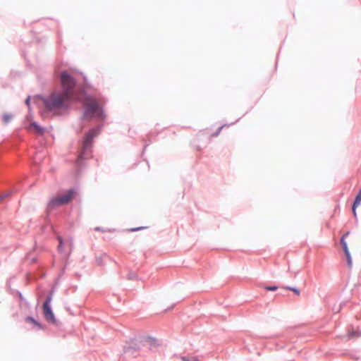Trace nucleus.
Instances as JSON below:
<instances>
[{"label": "nucleus", "mask_w": 361, "mask_h": 361, "mask_svg": "<svg viewBox=\"0 0 361 361\" xmlns=\"http://www.w3.org/2000/svg\"><path fill=\"white\" fill-rule=\"evenodd\" d=\"M74 100L68 96L67 93L55 92L43 99V104L47 112L59 115L66 111L70 107L71 103Z\"/></svg>", "instance_id": "f257e3e1"}, {"label": "nucleus", "mask_w": 361, "mask_h": 361, "mask_svg": "<svg viewBox=\"0 0 361 361\" xmlns=\"http://www.w3.org/2000/svg\"><path fill=\"white\" fill-rule=\"evenodd\" d=\"M83 103L85 108V113L83 114L84 118H104V116L102 108L95 99L92 97H86Z\"/></svg>", "instance_id": "f03ea898"}, {"label": "nucleus", "mask_w": 361, "mask_h": 361, "mask_svg": "<svg viewBox=\"0 0 361 361\" xmlns=\"http://www.w3.org/2000/svg\"><path fill=\"white\" fill-rule=\"evenodd\" d=\"M76 194L77 192L74 189H70L62 194L53 197L47 205V209L51 210L54 208L68 204L75 198Z\"/></svg>", "instance_id": "7ed1b4c3"}, {"label": "nucleus", "mask_w": 361, "mask_h": 361, "mask_svg": "<svg viewBox=\"0 0 361 361\" xmlns=\"http://www.w3.org/2000/svg\"><path fill=\"white\" fill-rule=\"evenodd\" d=\"M61 81L63 93H67L68 96L76 100L78 98L74 96V87L75 86V79L67 72H62L61 74Z\"/></svg>", "instance_id": "20e7f679"}, {"label": "nucleus", "mask_w": 361, "mask_h": 361, "mask_svg": "<svg viewBox=\"0 0 361 361\" xmlns=\"http://www.w3.org/2000/svg\"><path fill=\"white\" fill-rule=\"evenodd\" d=\"M58 240L59 241L58 251L65 256H68L73 248V239L70 238L64 242L62 237L58 236Z\"/></svg>", "instance_id": "39448f33"}, {"label": "nucleus", "mask_w": 361, "mask_h": 361, "mask_svg": "<svg viewBox=\"0 0 361 361\" xmlns=\"http://www.w3.org/2000/svg\"><path fill=\"white\" fill-rule=\"evenodd\" d=\"M51 301V296H48L45 302L43 304V311L45 319L51 323H55L56 319L54 312L50 307V302Z\"/></svg>", "instance_id": "423d86ee"}, {"label": "nucleus", "mask_w": 361, "mask_h": 361, "mask_svg": "<svg viewBox=\"0 0 361 361\" xmlns=\"http://www.w3.org/2000/svg\"><path fill=\"white\" fill-rule=\"evenodd\" d=\"M99 128H93L85 135L83 142V147L85 150L88 149L91 147L92 140L99 134Z\"/></svg>", "instance_id": "0eeeda50"}, {"label": "nucleus", "mask_w": 361, "mask_h": 361, "mask_svg": "<svg viewBox=\"0 0 361 361\" xmlns=\"http://www.w3.org/2000/svg\"><path fill=\"white\" fill-rule=\"evenodd\" d=\"M348 234H349V232H347V233H345L343 235V237L341 239V246L343 247V248L344 250V252H345V254L346 255L347 261H348V265L349 267H352V259H351V257H350V252H349L347 244H346V243L345 241V239L348 235Z\"/></svg>", "instance_id": "6e6552de"}, {"label": "nucleus", "mask_w": 361, "mask_h": 361, "mask_svg": "<svg viewBox=\"0 0 361 361\" xmlns=\"http://www.w3.org/2000/svg\"><path fill=\"white\" fill-rule=\"evenodd\" d=\"M27 129L29 131L38 135H42L44 133V129L35 122L32 123Z\"/></svg>", "instance_id": "1a4fd4ad"}, {"label": "nucleus", "mask_w": 361, "mask_h": 361, "mask_svg": "<svg viewBox=\"0 0 361 361\" xmlns=\"http://www.w3.org/2000/svg\"><path fill=\"white\" fill-rule=\"evenodd\" d=\"M25 321L26 322H28V323H31L32 324H34L35 326H36L37 328L39 329H41L42 326L40 325V324H39L35 319H33L32 317H28L25 319Z\"/></svg>", "instance_id": "9d476101"}, {"label": "nucleus", "mask_w": 361, "mask_h": 361, "mask_svg": "<svg viewBox=\"0 0 361 361\" xmlns=\"http://www.w3.org/2000/svg\"><path fill=\"white\" fill-rule=\"evenodd\" d=\"M284 289H287V290H291L293 291V293H295L297 295H300V292L299 290V289L296 288H293V287H283Z\"/></svg>", "instance_id": "9b49d317"}, {"label": "nucleus", "mask_w": 361, "mask_h": 361, "mask_svg": "<svg viewBox=\"0 0 361 361\" xmlns=\"http://www.w3.org/2000/svg\"><path fill=\"white\" fill-rule=\"evenodd\" d=\"M11 118H12V116L10 114H4L3 116V120L5 123H8Z\"/></svg>", "instance_id": "f8f14e48"}, {"label": "nucleus", "mask_w": 361, "mask_h": 361, "mask_svg": "<svg viewBox=\"0 0 361 361\" xmlns=\"http://www.w3.org/2000/svg\"><path fill=\"white\" fill-rule=\"evenodd\" d=\"M264 289L267 290L274 291V290H276L278 289V286H264Z\"/></svg>", "instance_id": "ddd939ff"}, {"label": "nucleus", "mask_w": 361, "mask_h": 361, "mask_svg": "<svg viewBox=\"0 0 361 361\" xmlns=\"http://www.w3.org/2000/svg\"><path fill=\"white\" fill-rule=\"evenodd\" d=\"M9 195H10V193H9V192H6V193H5V194H4V195H1V196H0V202H1L3 199H4L5 197H8Z\"/></svg>", "instance_id": "4468645a"}, {"label": "nucleus", "mask_w": 361, "mask_h": 361, "mask_svg": "<svg viewBox=\"0 0 361 361\" xmlns=\"http://www.w3.org/2000/svg\"><path fill=\"white\" fill-rule=\"evenodd\" d=\"M354 335L356 336H359L360 334L358 333H356V332H352L349 335V338H353Z\"/></svg>", "instance_id": "2eb2a0df"}, {"label": "nucleus", "mask_w": 361, "mask_h": 361, "mask_svg": "<svg viewBox=\"0 0 361 361\" xmlns=\"http://www.w3.org/2000/svg\"><path fill=\"white\" fill-rule=\"evenodd\" d=\"M30 97H28L26 99V101H25V102H26V104H27V105H29V104H30Z\"/></svg>", "instance_id": "dca6fc26"}, {"label": "nucleus", "mask_w": 361, "mask_h": 361, "mask_svg": "<svg viewBox=\"0 0 361 361\" xmlns=\"http://www.w3.org/2000/svg\"><path fill=\"white\" fill-rule=\"evenodd\" d=\"M94 230L95 231H100V228L99 227H96V228H94Z\"/></svg>", "instance_id": "f3484780"}, {"label": "nucleus", "mask_w": 361, "mask_h": 361, "mask_svg": "<svg viewBox=\"0 0 361 361\" xmlns=\"http://www.w3.org/2000/svg\"><path fill=\"white\" fill-rule=\"evenodd\" d=\"M183 361H187L186 360H185L184 358L183 359Z\"/></svg>", "instance_id": "a211bd4d"}]
</instances>
